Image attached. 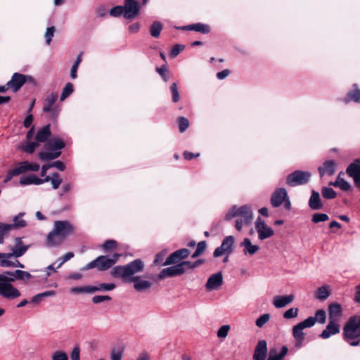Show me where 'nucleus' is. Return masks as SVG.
Segmentation results:
<instances>
[{
  "instance_id": "obj_1",
  "label": "nucleus",
  "mask_w": 360,
  "mask_h": 360,
  "mask_svg": "<svg viewBox=\"0 0 360 360\" xmlns=\"http://www.w3.org/2000/svg\"><path fill=\"white\" fill-rule=\"evenodd\" d=\"M144 263L141 259H136L126 265L116 266L110 271V274L115 278H120L124 282H133L134 288L138 292L149 289L152 283L142 280L140 276H133L135 274L142 272L144 269Z\"/></svg>"
},
{
  "instance_id": "obj_2",
  "label": "nucleus",
  "mask_w": 360,
  "mask_h": 360,
  "mask_svg": "<svg viewBox=\"0 0 360 360\" xmlns=\"http://www.w3.org/2000/svg\"><path fill=\"white\" fill-rule=\"evenodd\" d=\"M75 226L67 220H57L53 223V230L46 236V243L49 247L60 245L75 232Z\"/></svg>"
},
{
  "instance_id": "obj_3",
  "label": "nucleus",
  "mask_w": 360,
  "mask_h": 360,
  "mask_svg": "<svg viewBox=\"0 0 360 360\" xmlns=\"http://www.w3.org/2000/svg\"><path fill=\"white\" fill-rule=\"evenodd\" d=\"M237 217L235 223V228L237 231H240L243 226H249L253 219V212L248 205L241 207L233 206L231 209L225 215L224 219L229 221L233 218Z\"/></svg>"
},
{
  "instance_id": "obj_4",
  "label": "nucleus",
  "mask_w": 360,
  "mask_h": 360,
  "mask_svg": "<svg viewBox=\"0 0 360 360\" xmlns=\"http://www.w3.org/2000/svg\"><path fill=\"white\" fill-rule=\"evenodd\" d=\"M15 278L0 274V295L8 300H13L21 295L20 291L11 282Z\"/></svg>"
},
{
  "instance_id": "obj_5",
  "label": "nucleus",
  "mask_w": 360,
  "mask_h": 360,
  "mask_svg": "<svg viewBox=\"0 0 360 360\" xmlns=\"http://www.w3.org/2000/svg\"><path fill=\"white\" fill-rule=\"evenodd\" d=\"M314 326V321L311 319H306L303 321L296 324L292 327V333L295 340V347L300 348L305 339V333L303 330L307 328H311Z\"/></svg>"
},
{
  "instance_id": "obj_6",
  "label": "nucleus",
  "mask_w": 360,
  "mask_h": 360,
  "mask_svg": "<svg viewBox=\"0 0 360 360\" xmlns=\"http://www.w3.org/2000/svg\"><path fill=\"white\" fill-rule=\"evenodd\" d=\"M31 83L36 85L37 82L34 77L30 75H25L21 73L15 72L10 81L8 82V86H10L12 92L18 91L21 87L26 83Z\"/></svg>"
},
{
  "instance_id": "obj_7",
  "label": "nucleus",
  "mask_w": 360,
  "mask_h": 360,
  "mask_svg": "<svg viewBox=\"0 0 360 360\" xmlns=\"http://www.w3.org/2000/svg\"><path fill=\"white\" fill-rule=\"evenodd\" d=\"M311 176L309 172L295 170L286 176V184L291 187L304 185L309 181Z\"/></svg>"
},
{
  "instance_id": "obj_8",
  "label": "nucleus",
  "mask_w": 360,
  "mask_h": 360,
  "mask_svg": "<svg viewBox=\"0 0 360 360\" xmlns=\"http://www.w3.org/2000/svg\"><path fill=\"white\" fill-rule=\"evenodd\" d=\"M234 237L232 236H226L221 243V245L217 248L214 252V257H219L224 254L230 255L233 251Z\"/></svg>"
},
{
  "instance_id": "obj_9",
  "label": "nucleus",
  "mask_w": 360,
  "mask_h": 360,
  "mask_svg": "<svg viewBox=\"0 0 360 360\" xmlns=\"http://www.w3.org/2000/svg\"><path fill=\"white\" fill-rule=\"evenodd\" d=\"M346 173L352 178L355 187L360 191V158L348 165Z\"/></svg>"
},
{
  "instance_id": "obj_10",
  "label": "nucleus",
  "mask_w": 360,
  "mask_h": 360,
  "mask_svg": "<svg viewBox=\"0 0 360 360\" xmlns=\"http://www.w3.org/2000/svg\"><path fill=\"white\" fill-rule=\"evenodd\" d=\"M190 250L187 248L179 249L172 252L169 257H167L163 264L171 265L177 264L182 262V260L186 259L190 255Z\"/></svg>"
},
{
  "instance_id": "obj_11",
  "label": "nucleus",
  "mask_w": 360,
  "mask_h": 360,
  "mask_svg": "<svg viewBox=\"0 0 360 360\" xmlns=\"http://www.w3.org/2000/svg\"><path fill=\"white\" fill-rule=\"evenodd\" d=\"M123 7L125 19L135 18L140 11V6L136 0H124Z\"/></svg>"
},
{
  "instance_id": "obj_12",
  "label": "nucleus",
  "mask_w": 360,
  "mask_h": 360,
  "mask_svg": "<svg viewBox=\"0 0 360 360\" xmlns=\"http://www.w3.org/2000/svg\"><path fill=\"white\" fill-rule=\"evenodd\" d=\"M255 229L258 233V238L260 240H264L274 235V230L269 227L266 224L258 217L255 221Z\"/></svg>"
},
{
  "instance_id": "obj_13",
  "label": "nucleus",
  "mask_w": 360,
  "mask_h": 360,
  "mask_svg": "<svg viewBox=\"0 0 360 360\" xmlns=\"http://www.w3.org/2000/svg\"><path fill=\"white\" fill-rule=\"evenodd\" d=\"M113 266V261L108 255H101L91 261V269L96 268L99 271L110 269Z\"/></svg>"
},
{
  "instance_id": "obj_14",
  "label": "nucleus",
  "mask_w": 360,
  "mask_h": 360,
  "mask_svg": "<svg viewBox=\"0 0 360 360\" xmlns=\"http://www.w3.org/2000/svg\"><path fill=\"white\" fill-rule=\"evenodd\" d=\"M287 196L288 193L285 188H279L276 189L271 196V205L274 207H278L281 206L285 198H287Z\"/></svg>"
},
{
  "instance_id": "obj_15",
  "label": "nucleus",
  "mask_w": 360,
  "mask_h": 360,
  "mask_svg": "<svg viewBox=\"0 0 360 360\" xmlns=\"http://www.w3.org/2000/svg\"><path fill=\"white\" fill-rule=\"evenodd\" d=\"M182 271L180 269L178 264L172 266L162 269L158 275L159 280H163L166 278L181 276Z\"/></svg>"
},
{
  "instance_id": "obj_16",
  "label": "nucleus",
  "mask_w": 360,
  "mask_h": 360,
  "mask_svg": "<svg viewBox=\"0 0 360 360\" xmlns=\"http://www.w3.org/2000/svg\"><path fill=\"white\" fill-rule=\"evenodd\" d=\"M267 343L264 340H260L255 347L253 360H265L267 356Z\"/></svg>"
},
{
  "instance_id": "obj_17",
  "label": "nucleus",
  "mask_w": 360,
  "mask_h": 360,
  "mask_svg": "<svg viewBox=\"0 0 360 360\" xmlns=\"http://www.w3.org/2000/svg\"><path fill=\"white\" fill-rule=\"evenodd\" d=\"M337 163L332 160H326L323 165L318 168V171L321 177L325 174L333 176L336 171Z\"/></svg>"
},
{
  "instance_id": "obj_18",
  "label": "nucleus",
  "mask_w": 360,
  "mask_h": 360,
  "mask_svg": "<svg viewBox=\"0 0 360 360\" xmlns=\"http://www.w3.org/2000/svg\"><path fill=\"white\" fill-rule=\"evenodd\" d=\"M176 28L177 30L184 31H195L202 34H208L211 30L210 27L208 25L201 22H198L181 27H177Z\"/></svg>"
},
{
  "instance_id": "obj_19",
  "label": "nucleus",
  "mask_w": 360,
  "mask_h": 360,
  "mask_svg": "<svg viewBox=\"0 0 360 360\" xmlns=\"http://www.w3.org/2000/svg\"><path fill=\"white\" fill-rule=\"evenodd\" d=\"M29 245H24L22 238H16L15 239V245L12 248V252L8 253L11 257H15L16 258L22 256L28 250Z\"/></svg>"
},
{
  "instance_id": "obj_20",
  "label": "nucleus",
  "mask_w": 360,
  "mask_h": 360,
  "mask_svg": "<svg viewBox=\"0 0 360 360\" xmlns=\"http://www.w3.org/2000/svg\"><path fill=\"white\" fill-rule=\"evenodd\" d=\"M340 333V326L337 323V321H330L326 328L320 334V337L323 339H327L333 335H335Z\"/></svg>"
},
{
  "instance_id": "obj_21",
  "label": "nucleus",
  "mask_w": 360,
  "mask_h": 360,
  "mask_svg": "<svg viewBox=\"0 0 360 360\" xmlns=\"http://www.w3.org/2000/svg\"><path fill=\"white\" fill-rule=\"evenodd\" d=\"M222 283V274L221 272H218L210 276L205 284V287L209 290H215L217 289Z\"/></svg>"
},
{
  "instance_id": "obj_22",
  "label": "nucleus",
  "mask_w": 360,
  "mask_h": 360,
  "mask_svg": "<svg viewBox=\"0 0 360 360\" xmlns=\"http://www.w3.org/2000/svg\"><path fill=\"white\" fill-rule=\"evenodd\" d=\"M343 101L345 103L351 101L360 103V88L357 84L355 83L352 85V89L347 93L343 98Z\"/></svg>"
},
{
  "instance_id": "obj_23",
  "label": "nucleus",
  "mask_w": 360,
  "mask_h": 360,
  "mask_svg": "<svg viewBox=\"0 0 360 360\" xmlns=\"http://www.w3.org/2000/svg\"><path fill=\"white\" fill-rule=\"evenodd\" d=\"M49 178L40 179L34 174L27 176H22L20 179V184L22 186L34 184L41 185L45 182H48Z\"/></svg>"
},
{
  "instance_id": "obj_24",
  "label": "nucleus",
  "mask_w": 360,
  "mask_h": 360,
  "mask_svg": "<svg viewBox=\"0 0 360 360\" xmlns=\"http://www.w3.org/2000/svg\"><path fill=\"white\" fill-rule=\"evenodd\" d=\"M51 135V124H48L37 131L35 139L38 143H44L49 139Z\"/></svg>"
},
{
  "instance_id": "obj_25",
  "label": "nucleus",
  "mask_w": 360,
  "mask_h": 360,
  "mask_svg": "<svg viewBox=\"0 0 360 360\" xmlns=\"http://www.w3.org/2000/svg\"><path fill=\"white\" fill-rule=\"evenodd\" d=\"M309 206L313 210H321L323 207V204L319 192L314 190L311 191V194L309 200Z\"/></svg>"
},
{
  "instance_id": "obj_26",
  "label": "nucleus",
  "mask_w": 360,
  "mask_h": 360,
  "mask_svg": "<svg viewBox=\"0 0 360 360\" xmlns=\"http://www.w3.org/2000/svg\"><path fill=\"white\" fill-rule=\"evenodd\" d=\"M329 320L338 321L342 314L341 305L338 303H332L328 307Z\"/></svg>"
},
{
  "instance_id": "obj_27",
  "label": "nucleus",
  "mask_w": 360,
  "mask_h": 360,
  "mask_svg": "<svg viewBox=\"0 0 360 360\" xmlns=\"http://www.w3.org/2000/svg\"><path fill=\"white\" fill-rule=\"evenodd\" d=\"M294 300V295L290 294L285 296H275L273 304L276 308H282L292 302Z\"/></svg>"
},
{
  "instance_id": "obj_28",
  "label": "nucleus",
  "mask_w": 360,
  "mask_h": 360,
  "mask_svg": "<svg viewBox=\"0 0 360 360\" xmlns=\"http://www.w3.org/2000/svg\"><path fill=\"white\" fill-rule=\"evenodd\" d=\"M44 146L47 150H60L65 148V143L59 138H52L45 144Z\"/></svg>"
},
{
  "instance_id": "obj_29",
  "label": "nucleus",
  "mask_w": 360,
  "mask_h": 360,
  "mask_svg": "<svg viewBox=\"0 0 360 360\" xmlns=\"http://www.w3.org/2000/svg\"><path fill=\"white\" fill-rule=\"evenodd\" d=\"M58 94L57 93H51L48 95L45 98L44 106H43V112H51V108H53V104L56 102L58 99Z\"/></svg>"
},
{
  "instance_id": "obj_30",
  "label": "nucleus",
  "mask_w": 360,
  "mask_h": 360,
  "mask_svg": "<svg viewBox=\"0 0 360 360\" xmlns=\"http://www.w3.org/2000/svg\"><path fill=\"white\" fill-rule=\"evenodd\" d=\"M240 246H243L245 248L243 250L245 254H249L250 255H253L255 254L259 249V247L256 245H252L250 240L248 238H245L243 241L240 243Z\"/></svg>"
},
{
  "instance_id": "obj_31",
  "label": "nucleus",
  "mask_w": 360,
  "mask_h": 360,
  "mask_svg": "<svg viewBox=\"0 0 360 360\" xmlns=\"http://www.w3.org/2000/svg\"><path fill=\"white\" fill-rule=\"evenodd\" d=\"M288 352V348L286 346L282 347L279 354H277L276 349H271L267 360H281L287 354Z\"/></svg>"
},
{
  "instance_id": "obj_32",
  "label": "nucleus",
  "mask_w": 360,
  "mask_h": 360,
  "mask_svg": "<svg viewBox=\"0 0 360 360\" xmlns=\"http://www.w3.org/2000/svg\"><path fill=\"white\" fill-rule=\"evenodd\" d=\"M61 155L60 151L40 152L39 158L43 161L51 160L58 158Z\"/></svg>"
},
{
  "instance_id": "obj_33",
  "label": "nucleus",
  "mask_w": 360,
  "mask_h": 360,
  "mask_svg": "<svg viewBox=\"0 0 360 360\" xmlns=\"http://www.w3.org/2000/svg\"><path fill=\"white\" fill-rule=\"evenodd\" d=\"M163 25L160 22H153L149 30L150 35L155 38L159 37Z\"/></svg>"
},
{
  "instance_id": "obj_34",
  "label": "nucleus",
  "mask_w": 360,
  "mask_h": 360,
  "mask_svg": "<svg viewBox=\"0 0 360 360\" xmlns=\"http://www.w3.org/2000/svg\"><path fill=\"white\" fill-rule=\"evenodd\" d=\"M25 213L20 212L17 216H15L13 219V224H11L13 229L23 228L27 226V222L25 220L22 219V217L24 216Z\"/></svg>"
},
{
  "instance_id": "obj_35",
  "label": "nucleus",
  "mask_w": 360,
  "mask_h": 360,
  "mask_svg": "<svg viewBox=\"0 0 360 360\" xmlns=\"http://www.w3.org/2000/svg\"><path fill=\"white\" fill-rule=\"evenodd\" d=\"M307 319H311L314 321V325L316 322L324 323L326 320V311L323 309H319L316 311L315 316H309Z\"/></svg>"
},
{
  "instance_id": "obj_36",
  "label": "nucleus",
  "mask_w": 360,
  "mask_h": 360,
  "mask_svg": "<svg viewBox=\"0 0 360 360\" xmlns=\"http://www.w3.org/2000/svg\"><path fill=\"white\" fill-rule=\"evenodd\" d=\"M330 294V290L326 286H321L316 291L315 297L320 300H325L329 297Z\"/></svg>"
},
{
  "instance_id": "obj_37",
  "label": "nucleus",
  "mask_w": 360,
  "mask_h": 360,
  "mask_svg": "<svg viewBox=\"0 0 360 360\" xmlns=\"http://www.w3.org/2000/svg\"><path fill=\"white\" fill-rule=\"evenodd\" d=\"M115 288L114 283H100L98 285H91V292L96 291H109Z\"/></svg>"
},
{
  "instance_id": "obj_38",
  "label": "nucleus",
  "mask_w": 360,
  "mask_h": 360,
  "mask_svg": "<svg viewBox=\"0 0 360 360\" xmlns=\"http://www.w3.org/2000/svg\"><path fill=\"white\" fill-rule=\"evenodd\" d=\"M334 184H335V187H339L344 191L351 190V185L343 178L340 177V175L338 176L335 181H334Z\"/></svg>"
},
{
  "instance_id": "obj_39",
  "label": "nucleus",
  "mask_w": 360,
  "mask_h": 360,
  "mask_svg": "<svg viewBox=\"0 0 360 360\" xmlns=\"http://www.w3.org/2000/svg\"><path fill=\"white\" fill-rule=\"evenodd\" d=\"M45 178L49 179L48 181H51L53 189L58 188L62 183V179L60 178V174L58 172L53 173L51 176H46Z\"/></svg>"
},
{
  "instance_id": "obj_40",
  "label": "nucleus",
  "mask_w": 360,
  "mask_h": 360,
  "mask_svg": "<svg viewBox=\"0 0 360 360\" xmlns=\"http://www.w3.org/2000/svg\"><path fill=\"white\" fill-rule=\"evenodd\" d=\"M123 352V347L119 346L117 347H113L110 352L111 360H122Z\"/></svg>"
},
{
  "instance_id": "obj_41",
  "label": "nucleus",
  "mask_w": 360,
  "mask_h": 360,
  "mask_svg": "<svg viewBox=\"0 0 360 360\" xmlns=\"http://www.w3.org/2000/svg\"><path fill=\"white\" fill-rule=\"evenodd\" d=\"M207 248V243L205 240L199 242L197 244V248L193 254L191 255V258L195 259L200 256Z\"/></svg>"
},
{
  "instance_id": "obj_42",
  "label": "nucleus",
  "mask_w": 360,
  "mask_h": 360,
  "mask_svg": "<svg viewBox=\"0 0 360 360\" xmlns=\"http://www.w3.org/2000/svg\"><path fill=\"white\" fill-rule=\"evenodd\" d=\"M73 84L70 82L67 83L63 89V91L60 98V101H63L64 100H65L73 92Z\"/></svg>"
},
{
  "instance_id": "obj_43",
  "label": "nucleus",
  "mask_w": 360,
  "mask_h": 360,
  "mask_svg": "<svg viewBox=\"0 0 360 360\" xmlns=\"http://www.w3.org/2000/svg\"><path fill=\"white\" fill-rule=\"evenodd\" d=\"M179 130L181 133L184 132L189 127V121L185 117L181 116L177 118Z\"/></svg>"
},
{
  "instance_id": "obj_44",
  "label": "nucleus",
  "mask_w": 360,
  "mask_h": 360,
  "mask_svg": "<svg viewBox=\"0 0 360 360\" xmlns=\"http://www.w3.org/2000/svg\"><path fill=\"white\" fill-rule=\"evenodd\" d=\"M321 194L326 199H334L337 196L336 192L332 188L328 187H323Z\"/></svg>"
},
{
  "instance_id": "obj_45",
  "label": "nucleus",
  "mask_w": 360,
  "mask_h": 360,
  "mask_svg": "<svg viewBox=\"0 0 360 360\" xmlns=\"http://www.w3.org/2000/svg\"><path fill=\"white\" fill-rule=\"evenodd\" d=\"M167 254V251L166 250H162L161 252H158L155 255V258L153 261V264L156 265H160L161 266H165L163 264L165 263V257H166Z\"/></svg>"
},
{
  "instance_id": "obj_46",
  "label": "nucleus",
  "mask_w": 360,
  "mask_h": 360,
  "mask_svg": "<svg viewBox=\"0 0 360 360\" xmlns=\"http://www.w3.org/2000/svg\"><path fill=\"white\" fill-rule=\"evenodd\" d=\"M39 144L37 142H28L27 144L21 146L22 151L32 154L34 152L35 149L39 147Z\"/></svg>"
},
{
  "instance_id": "obj_47",
  "label": "nucleus",
  "mask_w": 360,
  "mask_h": 360,
  "mask_svg": "<svg viewBox=\"0 0 360 360\" xmlns=\"http://www.w3.org/2000/svg\"><path fill=\"white\" fill-rule=\"evenodd\" d=\"M53 295H55V292L53 290H48V291L41 292V293L37 294V295L34 296L32 298L30 302L37 303V302H40L43 298L49 297V296H51Z\"/></svg>"
},
{
  "instance_id": "obj_48",
  "label": "nucleus",
  "mask_w": 360,
  "mask_h": 360,
  "mask_svg": "<svg viewBox=\"0 0 360 360\" xmlns=\"http://www.w3.org/2000/svg\"><path fill=\"white\" fill-rule=\"evenodd\" d=\"M14 274L15 278L18 280L27 281L32 278V276L29 272L22 270H15Z\"/></svg>"
},
{
  "instance_id": "obj_49",
  "label": "nucleus",
  "mask_w": 360,
  "mask_h": 360,
  "mask_svg": "<svg viewBox=\"0 0 360 360\" xmlns=\"http://www.w3.org/2000/svg\"><path fill=\"white\" fill-rule=\"evenodd\" d=\"M328 219V216L324 213H315L312 215L311 217V221L316 224L322 221H326Z\"/></svg>"
},
{
  "instance_id": "obj_50",
  "label": "nucleus",
  "mask_w": 360,
  "mask_h": 360,
  "mask_svg": "<svg viewBox=\"0 0 360 360\" xmlns=\"http://www.w3.org/2000/svg\"><path fill=\"white\" fill-rule=\"evenodd\" d=\"M170 91L172 94V101L174 103H177L180 99L179 93L178 91V87L176 83H173L170 86Z\"/></svg>"
},
{
  "instance_id": "obj_51",
  "label": "nucleus",
  "mask_w": 360,
  "mask_h": 360,
  "mask_svg": "<svg viewBox=\"0 0 360 360\" xmlns=\"http://www.w3.org/2000/svg\"><path fill=\"white\" fill-rule=\"evenodd\" d=\"M110 15L112 17H120L121 15H123L124 17V10L123 6H117L112 8L110 10Z\"/></svg>"
},
{
  "instance_id": "obj_52",
  "label": "nucleus",
  "mask_w": 360,
  "mask_h": 360,
  "mask_svg": "<svg viewBox=\"0 0 360 360\" xmlns=\"http://www.w3.org/2000/svg\"><path fill=\"white\" fill-rule=\"evenodd\" d=\"M70 292L72 294L79 293H90V285H85L82 287H74L70 288Z\"/></svg>"
},
{
  "instance_id": "obj_53",
  "label": "nucleus",
  "mask_w": 360,
  "mask_h": 360,
  "mask_svg": "<svg viewBox=\"0 0 360 360\" xmlns=\"http://www.w3.org/2000/svg\"><path fill=\"white\" fill-rule=\"evenodd\" d=\"M12 229L13 228L11 224H4L0 222V236L1 239H4V236L7 235Z\"/></svg>"
},
{
  "instance_id": "obj_54",
  "label": "nucleus",
  "mask_w": 360,
  "mask_h": 360,
  "mask_svg": "<svg viewBox=\"0 0 360 360\" xmlns=\"http://www.w3.org/2000/svg\"><path fill=\"white\" fill-rule=\"evenodd\" d=\"M155 70L165 82L169 80L168 71L165 65H163L160 68H156Z\"/></svg>"
},
{
  "instance_id": "obj_55",
  "label": "nucleus",
  "mask_w": 360,
  "mask_h": 360,
  "mask_svg": "<svg viewBox=\"0 0 360 360\" xmlns=\"http://www.w3.org/2000/svg\"><path fill=\"white\" fill-rule=\"evenodd\" d=\"M269 319L270 315L269 314H264L256 320L255 324L257 327L262 328Z\"/></svg>"
},
{
  "instance_id": "obj_56",
  "label": "nucleus",
  "mask_w": 360,
  "mask_h": 360,
  "mask_svg": "<svg viewBox=\"0 0 360 360\" xmlns=\"http://www.w3.org/2000/svg\"><path fill=\"white\" fill-rule=\"evenodd\" d=\"M117 243L114 240H107L103 245V248L105 252H109L110 250H115L117 248Z\"/></svg>"
},
{
  "instance_id": "obj_57",
  "label": "nucleus",
  "mask_w": 360,
  "mask_h": 360,
  "mask_svg": "<svg viewBox=\"0 0 360 360\" xmlns=\"http://www.w3.org/2000/svg\"><path fill=\"white\" fill-rule=\"evenodd\" d=\"M25 165L22 164V162H19L18 166L13 169H11L13 175L18 176L21 174L27 172Z\"/></svg>"
},
{
  "instance_id": "obj_58",
  "label": "nucleus",
  "mask_w": 360,
  "mask_h": 360,
  "mask_svg": "<svg viewBox=\"0 0 360 360\" xmlns=\"http://www.w3.org/2000/svg\"><path fill=\"white\" fill-rule=\"evenodd\" d=\"M298 308H290L284 312L283 317L286 319L295 318L298 315Z\"/></svg>"
},
{
  "instance_id": "obj_59",
  "label": "nucleus",
  "mask_w": 360,
  "mask_h": 360,
  "mask_svg": "<svg viewBox=\"0 0 360 360\" xmlns=\"http://www.w3.org/2000/svg\"><path fill=\"white\" fill-rule=\"evenodd\" d=\"M55 30L56 29L54 26H51L47 28L46 32L44 34V37L46 39V42L47 44H50L52 38L54 35Z\"/></svg>"
},
{
  "instance_id": "obj_60",
  "label": "nucleus",
  "mask_w": 360,
  "mask_h": 360,
  "mask_svg": "<svg viewBox=\"0 0 360 360\" xmlns=\"http://www.w3.org/2000/svg\"><path fill=\"white\" fill-rule=\"evenodd\" d=\"M185 48L184 45L181 44H175L170 52V56L172 58H175Z\"/></svg>"
},
{
  "instance_id": "obj_61",
  "label": "nucleus",
  "mask_w": 360,
  "mask_h": 360,
  "mask_svg": "<svg viewBox=\"0 0 360 360\" xmlns=\"http://www.w3.org/2000/svg\"><path fill=\"white\" fill-rule=\"evenodd\" d=\"M22 164L25 165L26 170L37 172L39 169L40 166L38 163H30L28 161H23Z\"/></svg>"
},
{
  "instance_id": "obj_62",
  "label": "nucleus",
  "mask_w": 360,
  "mask_h": 360,
  "mask_svg": "<svg viewBox=\"0 0 360 360\" xmlns=\"http://www.w3.org/2000/svg\"><path fill=\"white\" fill-rule=\"evenodd\" d=\"M230 329V326L228 325H224L219 328L217 331V336L219 338H226L228 335V332Z\"/></svg>"
},
{
  "instance_id": "obj_63",
  "label": "nucleus",
  "mask_w": 360,
  "mask_h": 360,
  "mask_svg": "<svg viewBox=\"0 0 360 360\" xmlns=\"http://www.w3.org/2000/svg\"><path fill=\"white\" fill-rule=\"evenodd\" d=\"M180 269L182 271V274H184L186 272L185 267H188V269H193L194 266L193 262H191V261H182L181 262L178 264Z\"/></svg>"
},
{
  "instance_id": "obj_64",
  "label": "nucleus",
  "mask_w": 360,
  "mask_h": 360,
  "mask_svg": "<svg viewBox=\"0 0 360 360\" xmlns=\"http://www.w3.org/2000/svg\"><path fill=\"white\" fill-rule=\"evenodd\" d=\"M52 360H68V357L65 352L56 351L52 356Z\"/></svg>"
}]
</instances>
